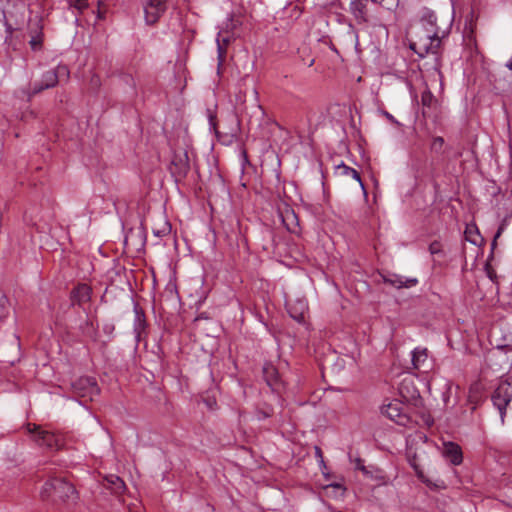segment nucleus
Segmentation results:
<instances>
[{
	"instance_id": "4",
	"label": "nucleus",
	"mask_w": 512,
	"mask_h": 512,
	"mask_svg": "<svg viewBox=\"0 0 512 512\" xmlns=\"http://www.w3.org/2000/svg\"><path fill=\"white\" fill-rule=\"evenodd\" d=\"M27 429L29 433L33 434V440L40 447L50 451H57L64 445L63 439L59 435L42 430L40 426L28 424Z\"/></svg>"
},
{
	"instance_id": "21",
	"label": "nucleus",
	"mask_w": 512,
	"mask_h": 512,
	"mask_svg": "<svg viewBox=\"0 0 512 512\" xmlns=\"http://www.w3.org/2000/svg\"><path fill=\"white\" fill-rule=\"evenodd\" d=\"M133 309L135 313L134 332L136 334L137 339H139L142 332L146 328V317L143 309L140 307L138 303H134Z\"/></svg>"
},
{
	"instance_id": "15",
	"label": "nucleus",
	"mask_w": 512,
	"mask_h": 512,
	"mask_svg": "<svg viewBox=\"0 0 512 512\" xmlns=\"http://www.w3.org/2000/svg\"><path fill=\"white\" fill-rule=\"evenodd\" d=\"M421 104L423 107V116H431L438 111L439 102L437 98L432 94L428 87L421 94Z\"/></svg>"
},
{
	"instance_id": "22",
	"label": "nucleus",
	"mask_w": 512,
	"mask_h": 512,
	"mask_svg": "<svg viewBox=\"0 0 512 512\" xmlns=\"http://www.w3.org/2000/svg\"><path fill=\"white\" fill-rule=\"evenodd\" d=\"M374 5H378L379 8L383 10L384 13H379L378 15H383L384 20H387L392 16V14L396 11L399 6V0H370Z\"/></svg>"
},
{
	"instance_id": "5",
	"label": "nucleus",
	"mask_w": 512,
	"mask_h": 512,
	"mask_svg": "<svg viewBox=\"0 0 512 512\" xmlns=\"http://www.w3.org/2000/svg\"><path fill=\"white\" fill-rule=\"evenodd\" d=\"M368 1L369 0H351L349 4V12L359 25L367 23L380 25L384 21V16L373 15L368 8Z\"/></svg>"
},
{
	"instance_id": "6",
	"label": "nucleus",
	"mask_w": 512,
	"mask_h": 512,
	"mask_svg": "<svg viewBox=\"0 0 512 512\" xmlns=\"http://www.w3.org/2000/svg\"><path fill=\"white\" fill-rule=\"evenodd\" d=\"M72 391L78 398L84 401H93L100 394V388L92 377H80L72 383Z\"/></svg>"
},
{
	"instance_id": "19",
	"label": "nucleus",
	"mask_w": 512,
	"mask_h": 512,
	"mask_svg": "<svg viewBox=\"0 0 512 512\" xmlns=\"http://www.w3.org/2000/svg\"><path fill=\"white\" fill-rule=\"evenodd\" d=\"M234 36L232 34H223V36H217V52H218V66H221L226 58L227 47L234 40Z\"/></svg>"
},
{
	"instance_id": "45",
	"label": "nucleus",
	"mask_w": 512,
	"mask_h": 512,
	"mask_svg": "<svg viewBox=\"0 0 512 512\" xmlns=\"http://www.w3.org/2000/svg\"><path fill=\"white\" fill-rule=\"evenodd\" d=\"M405 383H406V380H404V381L402 382L401 387H400V391H401V393H402V394H403V389H404V387H405Z\"/></svg>"
},
{
	"instance_id": "40",
	"label": "nucleus",
	"mask_w": 512,
	"mask_h": 512,
	"mask_svg": "<svg viewBox=\"0 0 512 512\" xmlns=\"http://www.w3.org/2000/svg\"><path fill=\"white\" fill-rule=\"evenodd\" d=\"M315 453H316L317 456L322 458V451H321V449L319 447L315 448Z\"/></svg>"
},
{
	"instance_id": "10",
	"label": "nucleus",
	"mask_w": 512,
	"mask_h": 512,
	"mask_svg": "<svg viewBox=\"0 0 512 512\" xmlns=\"http://www.w3.org/2000/svg\"><path fill=\"white\" fill-rule=\"evenodd\" d=\"M384 416L394 421L398 425L406 426L409 423V417L404 412V405L400 401L394 400L381 407Z\"/></svg>"
},
{
	"instance_id": "11",
	"label": "nucleus",
	"mask_w": 512,
	"mask_h": 512,
	"mask_svg": "<svg viewBox=\"0 0 512 512\" xmlns=\"http://www.w3.org/2000/svg\"><path fill=\"white\" fill-rule=\"evenodd\" d=\"M43 20L41 17L30 19L28 22V34L30 36L29 46L32 51H41L44 42Z\"/></svg>"
},
{
	"instance_id": "42",
	"label": "nucleus",
	"mask_w": 512,
	"mask_h": 512,
	"mask_svg": "<svg viewBox=\"0 0 512 512\" xmlns=\"http://www.w3.org/2000/svg\"><path fill=\"white\" fill-rule=\"evenodd\" d=\"M509 178L512 180V158L509 166Z\"/></svg>"
},
{
	"instance_id": "37",
	"label": "nucleus",
	"mask_w": 512,
	"mask_h": 512,
	"mask_svg": "<svg viewBox=\"0 0 512 512\" xmlns=\"http://www.w3.org/2000/svg\"><path fill=\"white\" fill-rule=\"evenodd\" d=\"M205 403L206 405L210 408V409H213L214 406L216 405V400L213 399V400H210V399H207L205 400Z\"/></svg>"
},
{
	"instance_id": "12",
	"label": "nucleus",
	"mask_w": 512,
	"mask_h": 512,
	"mask_svg": "<svg viewBox=\"0 0 512 512\" xmlns=\"http://www.w3.org/2000/svg\"><path fill=\"white\" fill-rule=\"evenodd\" d=\"M57 84V76L53 69H50L42 74L40 81L33 84L29 97L34 96L43 90L53 88Z\"/></svg>"
},
{
	"instance_id": "24",
	"label": "nucleus",
	"mask_w": 512,
	"mask_h": 512,
	"mask_svg": "<svg viewBox=\"0 0 512 512\" xmlns=\"http://www.w3.org/2000/svg\"><path fill=\"white\" fill-rule=\"evenodd\" d=\"M274 415V408L268 402L260 403L255 409L256 419L259 421L268 419Z\"/></svg>"
},
{
	"instance_id": "8",
	"label": "nucleus",
	"mask_w": 512,
	"mask_h": 512,
	"mask_svg": "<svg viewBox=\"0 0 512 512\" xmlns=\"http://www.w3.org/2000/svg\"><path fill=\"white\" fill-rule=\"evenodd\" d=\"M512 400V379L500 380L494 393L492 394V401L494 406L499 410L501 419H504L506 408Z\"/></svg>"
},
{
	"instance_id": "36",
	"label": "nucleus",
	"mask_w": 512,
	"mask_h": 512,
	"mask_svg": "<svg viewBox=\"0 0 512 512\" xmlns=\"http://www.w3.org/2000/svg\"><path fill=\"white\" fill-rule=\"evenodd\" d=\"M16 31H13V44L16 45L17 49H19V45L23 43V39H20L18 35L15 34Z\"/></svg>"
},
{
	"instance_id": "18",
	"label": "nucleus",
	"mask_w": 512,
	"mask_h": 512,
	"mask_svg": "<svg viewBox=\"0 0 512 512\" xmlns=\"http://www.w3.org/2000/svg\"><path fill=\"white\" fill-rule=\"evenodd\" d=\"M335 175L340 176V177H350V178L354 179L355 181L358 182L363 193L365 195L367 194L366 188L361 180L360 173L357 170H355L354 168L349 167L344 163H341L336 166Z\"/></svg>"
},
{
	"instance_id": "39",
	"label": "nucleus",
	"mask_w": 512,
	"mask_h": 512,
	"mask_svg": "<svg viewBox=\"0 0 512 512\" xmlns=\"http://www.w3.org/2000/svg\"><path fill=\"white\" fill-rule=\"evenodd\" d=\"M384 115H385V116H386V118H387V119H389L391 122H395L394 117H393L390 113H388V112H386V111H385V112H384Z\"/></svg>"
},
{
	"instance_id": "38",
	"label": "nucleus",
	"mask_w": 512,
	"mask_h": 512,
	"mask_svg": "<svg viewBox=\"0 0 512 512\" xmlns=\"http://www.w3.org/2000/svg\"><path fill=\"white\" fill-rule=\"evenodd\" d=\"M291 317H293L295 320H297L298 322H301L304 320V315L301 313L299 315H294L291 313Z\"/></svg>"
},
{
	"instance_id": "30",
	"label": "nucleus",
	"mask_w": 512,
	"mask_h": 512,
	"mask_svg": "<svg viewBox=\"0 0 512 512\" xmlns=\"http://www.w3.org/2000/svg\"><path fill=\"white\" fill-rule=\"evenodd\" d=\"M429 252H430L432 255L442 253V245H441V243H440L439 241H433V242L429 245Z\"/></svg>"
},
{
	"instance_id": "34",
	"label": "nucleus",
	"mask_w": 512,
	"mask_h": 512,
	"mask_svg": "<svg viewBox=\"0 0 512 512\" xmlns=\"http://www.w3.org/2000/svg\"><path fill=\"white\" fill-rule=\"evenodd\" d=\"M414 470H415V473L417 475V477L424 483L427 482V480L425 479V476H424V473L423 471L415 464L412 465Z\"/></svg>"
},
{
	"instance_id": "47",
	"label": "nucleus",
	"mask_w": 512,
	"mask_h": 512,
	"mask_svg": "<svg viewBox=\"0 0 512 512\" xmlns=\"http://www.w3.org/2000/svg\"><path fill=\"white\" fill-rule=\"evenodd\" d=\"M98 18H102L100 11H98Z\"/></svg>"
},
{
	"instance_id": "17",
	"label": "nucleus",
	"mask_w": 512,
	"mask_h": 512,
	"mask_svg": "<svg viewBox=\"0 0 512 512\" xmlns=\"http://www.w3.org/2000/svg\"><path fill=\"white\" fill-rule=\"evenodd\" d=\"M443 456L452 464L460 465L463 461V453L461 447L454 442L444 443Z\"/></svg>"
},
{
	"instance_id": "32",
	"label": "nucleus",
	"mask_w": 512,
	"mask_h": 512,
	"mask_svg": "<svg viewBox=\"0 0 512 512\" xmlns=\"http://www.w3.org/2000/svg\"><path fill=\"white\" fill-rule=\"evenodd\" d=\"M356 463V469L362 471L365 475H370L371 471L363 464V460L360 458H357L355 460Z\"/></svg>"
},
{
	"instance_id": "35",
	"label": "nucleus",
	"mask_w": 512,
	"mask_h": 512,
	"mask_svg": "<svg viewBox=\"0 0 512 512\" xmlns=\"http://www.w3.org/2000/svg\"><path fill=\"white\" fill-rule=\"evenodd\" d=\"M75 6L79 10H83L87 7V0H74Z\"/></svg>"
},
{
	"instance_id": "46",
	"label": "nucleus",
	"mask_w": 512,
	"mask_h": 512,
	"mask_svg": "<svg viewBox=\"0 0 512 512\" xmlns=\"http://www.w3.org/2000/svg\"><path fill=\"white\" fill-rule=\"evenodd\" d=\"M488 276H489L490 279H493V273L492 272L488 271Z\"/></svg>"
},
{
	"instance_id": "1",
	"label": "nucleus",
	"mask_w": 512,
	"mask_h": 512,
	"mask_svg": "<svg viewBox=\"0 0 512 512\" xmlns=\"http://www.w3.org/2000/svg\"><path fill=\"white\" fill-rule=\"evenodd\" d=\"M41 498L53 503L73 502L77 498L75 487L62 478H52L44 483Z\"/></svg>"
},
{
	"instance_id": "23",
	"label": "nucleus",
	"mask_w": 512,
	"mask_h": 512,
	"mask_svg": "<svg viewBox=\"0 0 512 512\" xmlns=\"http://www.w3.org/2000/svg\"><path fill=\"white\" fill-rule=\"evenodd\" d=\"M106 487L110 489L114 494H121L124 492L126 486L124 481L116 475H109L105 478Z\"/></svg>"
},
{
	"instance_id": "3",
	"label": "nucleus",
	"mask_w": 512,
	"mask_h": 512,
	"mask_svg": "<svg viewBox=\"0 0 512 512\" xmlns=\"http://www.w3.org/2000/svg\"><path fill=\"white\" fill-rule=\"evenodd\" d=\"M426 30L427 32L423 36H419L417 40L410 43V48L421 58L429 54L439 55L442 44L439 29Z\"/></svg>"
},
{
	"instance_id": "7",
	"label": "nucleus",
	"mask_w": 512,
	"mask_h": 512,
	"mask_svg": "<svg viewBox=\"0 0 512 512\" xmlns=\"http://www.w3.org/2000/svg\"><path fill=\"white\" fill-rule=\"evenodd\" d=\"M169 171L176 182L183 180L190 171L188 152L183 148L175 149Z\"/></svg>"
},
{
	"instance_id": "28",
	"label": "nucleus",
	"mask_w": 512,
	"mask_h": 512,
	"mask_svg": "<svg viewBox=\"0 0 512 512\" xmlns=\"http://www.w3.org/2000/svg\"><path fill=\"white\" fill-rule=\"evenodd\" d=\"M444 138L441 136H436L432 139L430 149L433 152L440 153L442 151V148L444 146Z\"/></svg>"
},
{
	"instance_id": "14",
	"label": "nucleus",
	"mask_w": 512,
	"mask_h": 512,
	"mask_svg": "<svg viewBox=\"0 0 512 512\" xmlns=\"http://www.w3.org/2000/svg\"><path fill=\"white\" fill-rule=\"evenodd\" d=\"M412 366L420 372H428L431 369V363L428 360L427 348L417 347L412 351Z\"/></svg>"
},
{
	"instance_id": "31",
	"label": "nucleus",
	"mask_w": 512,
	"mask_h": 512,
	"mask_svg": "<svg viewBox=\"0 0 512 512\" xmlns=\"http://www.w3.org/2000/svg\"><path fill=\"white\" fill-rule=\"evenodd\" d=\"M288 11L290 12V17L293 19H298L302 14V8L298 5L291 6Z\"/></svg>"
},
{
	"instance_id": "41",
	"label": "nucleus",
	"mask_w": 512,
	"mask_h": 512,
	"mask_svg": "<svg viewBox=\"0 0 512 512\" xmlns=\"http://www.w3.org/2000/svg\"><path fill=\"white\" fill-rule=\"evenodd\" d=\"M289 216H291L293 219L297 220V217H296L294 211H291L290 213H287L286 217L289 218Z\"/></svg>"
},
{
	"instance_id": "33",
	"label": "nucleus",
	"mask_w": 512,
	"mask_h": 512,
	"mask_svg": "<svg viewBox=\"0 0 512 512\" xmlns=\"http://www.w3.org/2000/svg\"><path fill=\"white\" fill-rule=\"evenodd\" d=\"M504 229H505V223H502V224L498 227V229H497V231H496V234H495V236H494V238H493V241H492V248H494V247L496 246L497 239L501 236V234L503 233Z\"/></svg>"
},
{
	"instance_id": "16",
	"label": "nucleus",
	"mask_w": 512,
	"mask_h": 512,
	"mask_svg": "<svg viewBox=\"0 0 512 512\" xmlns=\"http://www.w3.org/2000/svg\"><path fill=\"white\" fill-rule=\"evenodd\" d=\"M263 375L265 381L271 387L272 391L279 392L282 382L277 368L271 363H266L263 367Z\"/></svg>"
},
{
	"instance_id": "26",
	"label": "nucleus",
	"mask_w": 512,
	"mask_h": 512,
	"mask_svg": "<svg viewBox=\"0 0 512 512\" xmlns=\"http://www.w3.org/2000/svg\"><path fill=\"white\" fill-rule=\"evenodd\" d=\"M421 22L424 24V25H429L430 28L429 29H438L437 27V16L436 14L431 11V10H426L422 17H421Z\"/></svg>"
},
{
	"instance_id": "43",
	"label": "nucleus",
	"mask_w": 512,
	"mask_h": 512,
	"mask_svg": "<svg viewBox=\"0 0 512 512\" xmlns=\"http://www.w3.org/2000/svg\"><path fill=\"white\" fill-rule=\"evenodd\" d=\"M510 155L512 158V137L509 139Z\"/></svg>"
},
{
	"instance_id": "2",
	"label": "nucleus",
	"mask_w": 512,
	"mask_h": 512,
	"mask_svg": "<svg viewBox=\"0 0 512 512\" xmlns=\"http://www.w3.org/2000/svg\"><path fill=\"white\" fill-rule=\"evenodd\" d=\"M27 6L22 1H15L3 12L4 26L6 30L5 43L8 49L16 51L17 47L13 44V31L20 30L25 22Z\"/></svg>"
},
{
	"instance_id": "13",
	"label": "nucleus",
	"mask_w": 512,
	"mask_h": 512,
	"mask_svg": "<svg viewBox=\"0 0 512 512\" xmlns=\"http://www.w3.org/2000/svg\"><path fill=\"white\" fill-rule=\"evenodd\" d=\"M92 296V288L86 283L77 284L70 293V299L73 305L79 306L89 302Z\"/></svg>"
},
{
	"instance_id": "29",
	"label": "nucleus",
	"mask_w": 512,
	"mask_h": 512,
	"mask_svg": "<svg viewBox=\"0 0 512 512\" xmlns=\"http://www.w3.org/2000/svg\"><path fill=\"white\" fill-rule=\"evenodd\" d=\"M170 232H171V225L167 221L163 222V224L158 229L153 230L154 235L158 236V237L167 236L168 234H170Z\"/></svg>"
},
{
	"instance_id": "27",
	"label": "nucleus",
	"mask_w": 512,
	"mask_h": 512,
	"mask_svg": "<svg viewBox=\"0 0 512 512\" xmlns=\"http://www.w3.org/2000/svg\"><path fill=\"white\" fill-rule=\"evenodd\" d=\"M53 71L55 72L57 76V81L59 82L60 79L64 78L65 80L69 79L70 71L66 65L59 64L55 68H53Z\"/></svg>"
},
{
	"instance_id": "25",
	"label": "nucleus",
	"mask_w": 512,
	"mask_h": 512,
	"mask_svg": "<svg viewBox=\"0 0 512 512\" xmlns=\"http://www.w3.org/2000/svg\"><path fill=\"white\" fill-rule=\"evenodd\" d=\"M239 22L234 20L233 17L228 18L220 28L219 36L223 34H232L235 37V29L238 27Z\"/></svg>"
},
{
	"instance_id": "44",
	"label": "nucleus",
	"mask_w": 512,
	"mask_h": 512,
	"mask_svg": "<svg viewBox=\"0 0 512 512\" xmlns=\"http://www.w3.org/2000/svg\"><path fill=\"white\" fill-rule=\"evenodd\" d=\"M296 227H297V225H295V227H293V228H291V227H287V228H288V230H289L290 232H292V233H296V232H297V231H296Z\"/></svg>"
},
{
	"instance_id": "9",
	"label": "nucleus",
	"mask_w": 512,
	"mask_h": 512,
	"mask_svg": "<svg viewBox=\"0 0 512 512\" xmlns=\"http://www.w3.org/2000/svg\"><path fill=\"white\" fill-rule=\"evenodd\" d=\"M144 19L147 25H155L165 14L168 0H142Z\"/></svg>"
},
{
	"instance_id": "20",
	"label": "nucleus",
	"mask_w": 512,
	"mask_h": 512,
	"mask_svg": "<svg viewBox=\"0 0 512 512\" xmlns=\"http://www.w3.org/2000/svg\"><path fill=\"white\" fill-rule=\"evenodd\" d=\"M383 281H384V283L390 284L391 286L398 288V289L403 288V287H406V288L412 287V286L416 285L418 282L417 279H415V278L404 280L402 276H399L396 274L384 276Z\"/></svg>"
}]
</instances>
